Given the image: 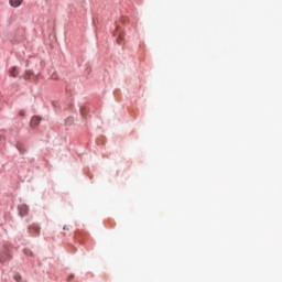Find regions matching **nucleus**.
Segmentation results:
<instances>
[{
	"instance_id": "6e6552de",
	"label": "nucleus",
	"mask_w": 282,
	"mask_h": 282,
	"mask_svg": "<svg viewBox=\"0 0 282 282\" xmlns=\"http://www.w3.org/2000/svg\"><path fill=\"white\" fill-rule=\"evenodd\" d=\"M17 279V281H19V278H15Z\"/></svg>"
},
{
	"instance_id": "20e7f679",
	"label": "nucleus",
	"mask_w": 282,
	"mask_h": 282,
	"mask_svg": "<svg viewBox=\"0 0 282 282\" xmlns=\"http://www.w3.org/2000/svg\"><path fill=\"white\" fill-rule=\"evenodd\" d=\"M41 122V117H33L31 120L32 127H36Z\"/></svg>"
},
{
	"instance_id": "0eeeda50",
	"label": "nucleus",
	"mask_w": 282,
	"mask_h": 282,
	"mask_svg": "<svg viewBox=\"0 0 282 282\" xmlns=\"http://www.w3.org/2000/svg\"><path fill=\"white\" fill-rule=\"evenodd\" d=\"M63 230H69V228H67V226H64V227H63Z\"/></svg>"
},
{
	"instance_id": "423d86ee",
	"label": "nucleus",
	"mask_w": 282,
	"mask_h": 282,
	"mask_svg": "<svg viewBox=\"0 0 282 282\" xmlns=\"http://www.w3.org/2000/svg\"><path fill=\"white\" fill-rule=\"evenodd\" d=\"M19 115L23 117V116H25V111L20 110V111H19Z\"/></svg>"
},
{
	"instance_id": "7ed1b4c3",
	"label": "nucleus",
	"mask_w": 282,
	"mask_h": 282,
	"mask_svg": "<svg viewBox=\"0 0 282 282\" xmlns=\"http://www.w3.org/2000/svg\"><path fill=\"white\" fill-rule=\"evenodd\" d=\"M22 3L23 0H9V6H11V8H20Z\"/></svg>"
},
{
	"instance_id": "39448f33",
	"label": "nucleus",
	"mask_w": 282,
	"mask_h": 282,
	"mask_svg": "<svg viewBox=\"0 0 282 282\" xmlns=\"http://www.w3.org/2000/svg\"><path fill=\"white\" fill-rule=\"evenodd\" d=\"M10 76H12L13 78H17V67L13 66L11 69H10Z\"/></svg>"
},
{
	"instance_id": "1a4fd4ad",
	"label": "nucleus",
	"mask_w": 282,
	"mask_h": 282,
	"mask_svg": "<svg viewBox=\"0 0 282 282\" xmlns=\"http://www.w3.org/2000/svg\"><path fill=\"white\" fill-rule=\"evenodd\" d=\"M17 279V281H19V278H15Z\"/></svg>"
},
{
	"instance_id": "f03ea898",
	"label": "nucleus",
	"mask_w": 282,
	"mask_h": 282,
	"mask_svg": "<svg viewBox=\"0 0 282 282\" xmlns=\"http://www.w3.org/2000/svg\"><path fill=\"white\" fill-rule=\"evenodd\" d=\"M18 210H19L21 217H25V215H28V213H30V208L28 207V205H20L18 207Z\"/></svg>"
},
{
	"instance_id": "f257e3e1",
	"label": "nucleus",
	"mask_w": 282,
	"mask_h": 282,
	"mask_svg": "<svg viewBox=\"0 0 282 282\" xmlns=\"http://www.w3.org/2000/svg\"><path fill=\"white\" fill-rule=\"evenodd\" d=\"M29 232L33 237H39V235H41V227H39V225H31L29 228Z\"/></svg>"
}]
</instances>
